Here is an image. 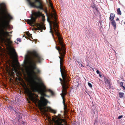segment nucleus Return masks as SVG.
<instances>
[{"instance_id":"20","label":"nucleus","mask_w":125,"mask_h":125,"mask_svg":"<svg viewBox=\"0 0 125 125\" xmlns=\"http://www.w3.org/2000/svg\"><path fill=\"white\" fill-rule=\"evenodd\" d=\"M124 93H123L120 92L119 94V97L121 98H122Z\"/></svg>"},{"instance_id":"41","label":"nucleus","mask_w":125,"mask_h":125,"mask_svg":"<svg viewBox=\"0 0 125 125\" xmlns=\"http://www.w3.org/2000/svg\"><path fill=\"white\" fill-rule=\"evenodd\" d=\"M101 75H101V74H99V76H100V77H101Z\"/></svg>"},{"instance_id":"19","label":"nucleus","mask_w":125,"mask_h":125,"mask_svg":"<svg viewBox=\"0 0 125 125\" xmlns=\"http://www.w3.org/2000/svg\"><path fill=\"white\" fill-rule=\"evenodd\" d=\"M124 83L122 82H121L120 83V87H122L123 88V89L124 90H125V86L123 85Z\"/></svg>"},{"instance_id":"13","label":"nucleus","mask_w":125,"mask_h":125,"mask_svg":"<svg viewBox=\"0 0 125 125\" xmlns=\"http://www.w3.org/2000/svg\"><path fill=\"white\" fill-rule=\"evenodd\" d=\"M115 16L114 14L112 13H110L109 17V20L110 21L114 20V19Z\"/></svg>"},{"instance_id":"31","label":"nucleus","mask_w":125,"mask_h":125,"mask_svg":"<svg viewBox=\"0 0 125 125\" xmlns=\"http://www.w3.org/2000/svg\"><path fill=\"white\" fill-rule=\"evenodd\" d=\"M17 116V117H18V121H19V120L20 119V118H21L20 115V116Z\"/></svg>"},{"instance_id":"16","label":"nucleus","mask_w":125,"mask_h":125,"mask_svg":"<svg viewBox=\"0 0 125 125\" xmlns=\"http://www.w3.org/2000/svg\"><path fill=\"white\" fill-rule=\"evenodd\" d=\"M12 66H13L12 67H13V68L14 69V71L16 73V74H17V76H18V74H19V72H18V70L16 69V67L14 65H13Z\"/></svg>"},{"instance_id":"14","label":"nucleus","mask_w":125,"mask_h":125,"mask_svg":"<svg viewBox=\"0 0 125 125\" xmlns=\"http://www.w3.org/2000/svg\"><path fill=\"white\" fill-rule=\"evenodd\" d=\"M112 22H111V24L114 27V29H115L116 28V22L114 20H112Z\"/></svg>"},{"instance_id":"46","label":"nucleus","mask_w":125,"mask_h":125,"mask_svg":"<svg viewBox=\"0 0 125 125\" xmlns=\"http://www.w3.org/2000/svg\"><path fill=\"white\" fill-rule=\"evenodd\" d=\"M124 24H125V22L124 23Z\"/></svg>"},{"instance_id":"22","label":"nucleus","mask_w":125,"mask_h":125,"mask_svg":"<svg viewBox=\"0 0 125 125\" xmlns=\"http://www.w3.org/2000/svg\"><path fill=\"white\" fill-rule=\"evenodd\" d=\"M48 91L50 92L51 93L52 95H54V93L52 91L51 89H48Z\"/></svg>"},{"instance_id":"6","label":"nucleus","mask_w":125,"mask_h":125,"mask_svg":"<svg viewBox=\"0 0 125 125\" xmlns=\"http://www.w3.org/2000/svg\"><path fill=\"white\" fill-rule=\"evenodd\" d=\"M31 16V19H27V23L30 25H34V23L36 21V19L37 18H40L42 16V21L44 22L45 21V16L42 15V13L40 11L34 12L32 13Z\"/></svg>"},{"instance_id":"12","label":"nucleus","mask_w":125,"mask_h":125,"mask_svg":"<svg viewBox=\"0 0 125 125\" xmlns=\"http://www.w3.org/2000/svg\"><path fill=\"white\" fill-rule=\"evenodd\" d=\"M104 81L105 84L107 85H108L109 88H111V84L110 83V81L106 77L104 78Z\"/></svg>"},{"instance_id":"40","label":"nucleus","mask_w":125,"mask_h":125,"mask_svg":"<svg viewBox=\"0 0 125 125\" xmlns=\"http://www.w3.org/2000/svg\"><path fill=\"white\" fill-rule=\"evenodd\" d=\"M0 7H2V4H0Z\"/></svg>"},{"instance_id":"35","label":"nucleus","mask_w":125,"mask_h":125,"mask_svg":"<svg viewBox=\"0 0 125 125\" xmlns=\"http://www.w3.org/2000/svg\"><path fill=\"white\" fill-rule=\"evenodd\" d=\"M96 73L98 74H100V72L98 70H97Z\"/></svg>"},{"instance_id":"3","label":"nucleus","mask_w":125,"mask_h":125,"mask_svg":"<svg viewBox=\"0 0 125 125\" xmlns=\"http://www.w3.org/2000/svg\"><path fill=\"white\" fill-rule=\"evenodd\" d=\"M64 59L60 58V69L61 75L62 77V79L61 78H59L61 81L62 89V97L64 98V96L66 95L67 94V89L69 87V77L68 75L67 72L63 66V62Z\"/></svg>"},{"instance_id":"32","label":"nucleus","mask_w":125,"mask_h":125,"mask_svg":"<svg viewBox=\"0 0 125 125\" xmlns=\"http://www.w3.org/2000/svg\"><path fill=\"white\" fill-rule=\"evenodd\" d=\"M45 12L46 13L47 16H48V12H47V10L45 11Z\"/></svg>"},{"instance_id":"30","label":"nucleus","mask_w":125,"mask_h":125,"mask_svg":"<svg viewBox=\"0 0 125 125\" xmlns=\"http://www.w3.org/2000/svg\"><path fill=\"white\" fill-rule=\"evenodd\" d=\"M123 116L122 115L119 116L118 117V118L119 119H120L121 118L123 117Z\"/></svg>"},{"instance_id":"7","label":"nucleus","mask_w":125,"mask_h":125,"mask_svg":"<svg viewBox=\"0 0 125 125\" xmlns=\"http://www.w3.org/2000/svg\"><path fill=\"white\" fill-rule=\"evenodd\" d=\"M31 7L43 9V6L41 0H26Z\"/></svg>"},{"instance_id":"24","label":"nucleus","mask_w":125,"mask_h":125,"mask_svg":"<svg viewBox=\"0 0 125 125\" xmlns=\"http://www.w3.org/2000/svg\"><path fill=\"white\" fill-rule=\"evenodd\" d=\"M61 96H62V97L63 95H62H62H61ZM62 98L63 99V98H64V97L63 98V97H62ZM63 105H64V106H65V105H66L65 104V101L64 99H63Z\"/></svg>"},{"instance_id":"18","label":"nucleus","mask_w":125,"mask_h":125,"mask_svg":"<svg viewBox=\"0 0 125 125\" xmlns=\"http://www.w3.org/2000/svg\"><path fill=\"white\" fill-rule=\"evenodd\" d=\"M91 7L94 9H95L97 11L98 10L97 8L96 7L95 4L94 3L92 4Z\"/></svg>"},{"instance_id":"26","label":"nucleus","mask_w":125,"mask_h":125,"mask_svg":"<svg viewBox=\"0 0 125 125\" xmlns=\"http://www.w3.org/2000/svg\"><path fill=\"white\" fill-rule=\"evenodd\" d=\"M36 71H37L36 72L38 74V73H40V70L38 69H37Z\"/></svg>"},{"instance_id":"15","label":"nucleus","mask_w":125,"mask_h":125,"mask_svg":"<svg viewBox=\"0 0 125 125\" xmlns=\"http://www.w3.org/2000/svg\"><path fill=\"white\" fill-rule=\"evenodd\" d=\"M48 110H49V112L55 114L56 113V111L53 109H52L50 107H48Z\"/></svg>"},{"instance_id":"39","label":"nucleus","mask_w":125,"mask_h":125,"mask_svg":"<svg viewBox=\"0 0 125 125\" xmlns=\"http://www.w3.org/2000/svg\"><path fill=\"white\" fill-rule=\"evenodd\" d=\"M8 33V34H9V33H12V31H10V32H8V31H7Z\"/></svg>"},{"instance_id":"45","label":"nucleus","mask_w":125,"mask_h":125,"mask_svg":"<svg viewBox=\"0 0 125 125\" xmlns=\"http://www.w3.org/2000/svg\"><path fill=\"white\" fill-rule=\"evenodd\" d=\"M17 44H18V43H17Z\"/></svg>"},{"instance_id":"23","label":"nucleus","mask_w":125,"mask_h":125,"mask_svg":"<svg viewBox=\"0 0 125 125\" xmlns=\"http://www.w3.org/2000/svg\"><path fill=\"white\" fill-rule=\"evenodd\" d=\"M27 35L28 36V37H30L32 39V37L31 36V34L29 32H27Z\"/></svg>"},{"instance_id":"37","label":"nucleus","mask_w":125,"mask_h":125,"mask_svg":"<svg viewBox=\"0 0 125 125\" xmlns=\"http://www.w3.org/2000/svg\"><path fill=\"white\" fill-rule=\"evenodd\" d=\"M9 107H9V108H10V109H13V107H11V106H9Z\"/></svg>"},{"instance_id":"29","label":"nucleus","mask_w":125,"mask_h":125,"mask_svg":"<svg viewBox=\"0 0 125 125\" xmlns=\"http://www.w3.org/2000/svg\"><path fill=\"white\" fill-rule=\"evenodd\" d=\"M21 114L19 112H18L16 114L17 116H20V115H21Z\"/></svg>"},{"instance_id":"44","label":"nucleus","mask_w":125,"mask_h":125,"mask_svg":"<svg viewBox=\"0 0 125 125\" xmlns=\"http://www.w3.org/2000/svg\"><path fill=\"white\" fill-rule=\"evenodd\" d=\"M35 40V41H36V42H37V40Z\"/></svg>"},{"instance_id":"11","label":"nucleus","mask_w":125,"mask_h":125,"mask_svg":"<svg viewBox=\"0 0 125 125\" xmlns=\"http://www.w3.org/2000/svg\"><path fill=\"white\" fill-rule=\"evenodd\" d=\"M47 21H48L49 23V24H50V32L51 33L52 36L54 40L55 38H54V35L53 33V31L52 30V27H51V23L52 22L50 21V19L49 17L48 16H47Z\"/></svg>"},{"instance_id":"2","label":"nucleus","mask_w":125,"mask_h":125,"mask_svg":"<svg viewBox=\"0 0 125 125\" xmlns=\"http://www.w3.org/2000/svg\"><path fill=\"white\" fill-rule=\"evenodd\" d=\"M34 82L35 84L36 85L34 86H33L32 88V92H37L38 93L40 94L41 96L40 97V100L38 98V96L37 95L35 94L34 93H33L29 89H28L26 90V93L29 96V98L33 102L37 103L38 101H40L41 104H43L46 105L47 103L49 102L47 99L45 98V97H49V96L47 95L45 93L48 91V90L46 89V86L44 84L42 83V81L39 82H41V84L43 88L38 86L39 83L35 81H33Z\"/></svg>"},{"instance_id":"38","label":"nucleus","mask_w":125,"mask_h":125,"mask_svg":"<svg viewBox=\"0 0 125 125\" xmlns=\"http://www.w3.org/2000/svg\"><path fill=\"white\" fill-rule=\"evenodd\" d=\"M116 20V21H119V18H117Z\"/></svg>"},{"instance_id":"1","label":"nucleus","mask_w":125,"mask_h":125,"mask_svg":"<svg viewBox=\"0 0 125 125\" xmlns=\"http://www.w3.org/2000/svg\"><path fill=\"white\" fill-rule=\"evenodd\" d=\"M7 18V16H5L0 21V40L2 42H4L6 46L9 47L8 54L11 59L14 60L16 59L18 56L14 48L11 46L12 42L9 39L6 40V39L8 36H12V35L9 34L6 31L9 25Z\"/></svg>"},{"instance_id":"28","label":"nucleus","mask_w":125,"mask_h":125,"mask_svg":"<svg viewBox=\"0 0 125 125\" xmlns=\"http://www.w3.org/2000/svg\"><path fill=\"white\" fill-rule=\"evenodd\" d=\"M64 106V110H67V105H65V106Z\"/></svg>"},{"instance_id":"42","label":"nucleus","mask_w":125,"mask_h":125,"mask_svg":"<svg viewBox=\"0 0 125 125\" xmlns=\"http://www.w3.org/2000/svg\"><path fill=\"white\" fill-rule=\"evenodd\" d=\"M114 50V51L115 52V53H116V51H115V50Z\"/></svg>"},{"instance_id":"21","label":"nucleus","mask_w":125,"mask_h":125,"mask_svg":"<svg viewBox=\"0 0 125 125\" xmlns=\"http://www.w3.org/2000/svg\"><path fill=\"white\" fill-rule=\"evenodd\" d=\"M117 14L118 15H121L122 14V13L121 12V11L120 10V8H118L117 9Z\"/></svg>"},{"instance_id":"34","label":"nucleus","mask_w":125,"mask_h":125,"mask_svg":"<svg viewBox=\"0 0 125 125\" xmlns=\"http://www.w3.org/2000/svg\"><path fill=\"white\" fill-rule=\"evenodd\" d=\"M13 110L15 111V113L16 114L17 113H18V112H19L16 110Z\"/></svg>"},{"instance_id":"33","label":"nucleus","mask_w":125,"mask_h":125,"mask_svg":"<svg viewBox=\"0 0 125 125\" xmlns=\"http://www.w3.org/2000/svg\"><path fill=\"white\" fill-rule=\"evenodd\" d=\"M8 16L10 18V19H11L12 18V17L9 14H8Z\"/></svg>"},{"instance_id":"36","label":"nucleus","mask_w":125,"mask_h":125,"mask_svg":"<svg viewBox=\"0 0 125 125\" xmlns=\"http://www.w3.org/2000/svg\"><path fill=\"white\" fill-rule=\"evenodd\" d=\"M6 38V40H7V39H9L10 40L11 37H9V38H8L7 37V38Z\"/></svg>"},{"instance_id":"17","label":"nucleus","mask_w":125,"mask_h":125,"mask_svg":"<svg viewBox=\"0 0 125 125\" xmlns=\"http://www.w3.org/2000/svg\"><path fill=\"white\" fill-rule=\"evenodd\" d=\"M68 113L67 110H64V115L65 117L66 118H69L68 116L67 115V113Z\"/></svg>"},{"instance_id":"27","label":"nucleus","mask_w":125,"mask_h":125,"mask_svg":"<svg viewBox=\"0 0 125 125\" xmlns=\"http://www.w3.org/2000/svg\"><path fill=\"white\" fill-rule=\"evenodd\" d=\"M17 40L18 41H19L20 42H21V40L20 38H17Z\"/></svg>"},{"instance_id":"8","label":"nucleus","mask_w":125,"mask_h":125,"mask_svg":"<svg viewBox=\"0 0 125 125\" xmlns=\"http://www.w3.org/2000/svg\"><path fill=\"white\" fill-rule=\"evenodd\" d=\"M35 103H37L38 105L39 109L40 111L42 112L44 116L47 117V118H48L49 117L46 113L47 112H49V110H48V107H50L48 106L46 107L45 106L47 105V104L48 103H47L46 105H45L43 104H41L40 103V101H38L37 102L35 103Z\"/></svg>"},{"instance_id":"5","label":"nucleus","mask_w":125,"mask_h":125,"mask_svg":"<svg viewBox=\"0 0 125 125\" xmlns=\"http://www.w3.org/2000/svg\"><path fill=\"white\" fill-rule=\"evenodd\" d=\"M31 54L33 56L32 58L31 59L30 62L32 70L31 72V74L35 76V78L39 82H41V79L38 78L36 77L34 70L36 68V62L34 59L33 57L36 58L37 62L41 63L43 60V59L42 56L38 54L35 51H34L31 53Z\"/></svg>"},{"instance_id":"25","label":"nucleus","mask_w":125,"mask_h":125,"mask_svg":"<svg viewBox=\"0 0 125 125\" xmlns=\"http://www.w3.org/2000/svg\"><path fill=\"white\" fill-rule=\"evenodd\" d=\"M88 85H89V86L91 88H92V84L88 82Z\"/></svg>"},{"instance_id":"10","label":"nucleus","mask_w":125,"mask_h":125,"mask_svg":"<svg viewBox=\"0 0 125 125\" xmlns=\"http://www.w3.org/2000/svg\"><path fill=\"white\" fill-rule=\"evenodd\" d=\"M36 26L37 28L36 29V30H41V31H42V29L45 30V26L43 23H38L37 24Z\"/></svg>"},{"instance_id":"4","label":"nucleus","mask_w":125,"mask_h":125,"mask_svg":"<svg viewBox=\"0 0 125 125\" xmlns=\"http://www.w3.org/2000/svg\"><path fill=\"white\" fill-rule=\"evenodd\" d=\"M53 25V29L55 33L58 38V44L59 46H55L56 49L57 50L60 54L59 58L61 59H64L66 53V48L65 45L63 43L62 41V38L61 37L60 34L58 32V23L56 22H52Z\"/></svg>"},{"instance_id":"9","label":"nucleus","mask_w":125,"mask_h":125,"mask_svg":"<svg viewBox=\"0 0 125 125\" xmlns=\"http://www.w3.org/2000/svg\"><path fill=\"white\" fill-rule=\"evenodd\" d=\"M53 121L56 125H65V122L63 119L58 118L56 120L53 119Z\"/></svg>"},{"instance_id":"43","label":"nucleus","mask_w":125,"mask_h":125,"mask_svg":"<svg viewBox=\"0 0 125 125\" xmlns=\"http://www.w3.org/2000/svg\"><path fill=\"white\" fill-rule=\"evenodd\" d=\"M81 66L82 67H84V66H83V65L82 64H81Z\"/></svg>"}]
</instances>
